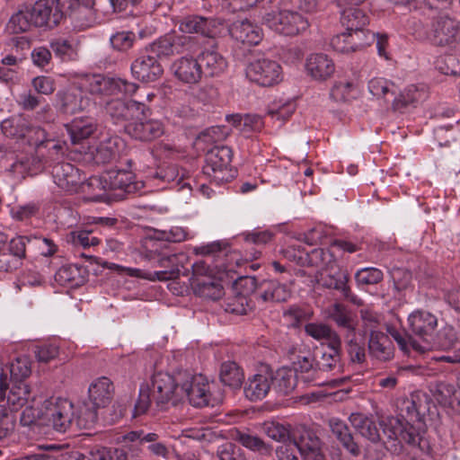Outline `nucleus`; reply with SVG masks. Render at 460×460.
Here are the masks:
<instances>
[{"label": "nucleus", "instance_id": "1", "mask_svg": "<svg viewBox=\"0 0 460 460\" xmlns=\"http://www.w3.org/2000/svg\"><path fill=\"white\" fill-rule=\"evenodd\" d=\"M134 83L120 78H111L102 75L75 74L70 84L57 93L58 105L66 114L83 111L91 105L87 93L98 97L121 92L132 93L136 90Z\"/></svg>", "mask_w": 460, "mask_h": 460}, {"label": "nucleus", "instance_id": "2", "mask_svg": "<svg viewBox=\"0 0 460 460\" xmlns=\"http://www.w3.org/2000/svg\"><path fill=\"white\" fill-rule=\"evenodd\" d=\"M429 398L423 393H412L409 397L398 402L400 417L388 416L379 420L388 440L406 443L411 447H417L421 440V434L425 431L424 412L427 409Z\"/></svg>", "mask_w": 460, "mask_h": 460}, {"label": "nucleus", "instance_id": "3", "mask_svg": "<svg viewBox=\"0 0 460 460\" xmlns=\"http://www.w3.org/2000/svg\"><path fill=\"white\" fill-rule=\"evenodd\" d=\"M316 6V0H281L278 10L263 16V23L277 33L293 36L308 28L305 14L314 12Z\"/></svg>", "mask_w": 460, "mask_h": 460}, {"label": "nucleus", "instance_id": "4", "mask_svg": "<svg viewBox=\"0 0 460 460\" xmlns=\"http://www.w3.org/2000/svg\"><path fill=\"white\" fill-rule=\"evenodd\" d=\"M288 257L298 263L307 262L312 266L320 268V281L328 288H333L341 291L346 298L349 297V288L347 285V276L341 271L336 270V261L333 253L329 250L315 248L310 252H305L297 248V253L288 254Z\"/></svg>", "mask_w": 460, "mask_h": 460}, {"label": "nucleus", "instance_id": "5", "mask_svg": "<svg viewBox=\"0 0 460 460\" xmlns=\"http://www.w3.org/2000/svg\"><path fill=\"white\" fill-rule=\"evenodd\" d=\"M233 271L234 267L227 265L216 272L204 260H199L191 265L190 287L200 297L220 299L224 296L223 285Z\"/></svg>", "mask_w": 460, "mask_h": 460}, {"label": "nucleus", "instance_id": "6", "mask_svg": "<svg viewBox=\"0 0 460 460\" xmlns=\"http://www.w3.org/2000/svg\"><path fill=\"white\" fill-rule=\"evenodd\" d=\"M190 378V372L180 369L173 375L166 372H158L152 376V398L156 406L160 409H165L172 402L175 405L182 400L185 385L183 382Z\"/></svg>", "mask_w": 460, "mask_h": 460}, {"label": "nucleus", "instance_id": "7", "mask_svg": "<svg viewBox=\"0 0 460 460\" xmlns=\"http://www.w3.org/2000/svg\"><path fill=\"white\" fill-rule=\"evenodd\" d=\"M132 93H121L100 95V102L105 105L106 112L110 115L115 124L125 125L135 119H140L145 116L146 111H149L146 104L140 100H127L123 97L131 96L137 93L138 86Z\"/></svg>", "mask_w": 460, "mask_h": 460}, {"label": "nucleus", "instance_id": "8", "mask_svg": "<svg viewBox=\"0 0 460 460\" xmlns=\"http://www.w3.org/2000/svg\"><path fill=\"white\" fill-rule=\"evenodd\" d=\"M188 256L183 253L163 255L157 261V266L163 270L146 271L137 268H123V270L131 277L147 279L149 281H167L178 279L181 275L188 276L189 270L185 268Z\"/></svg>", "mask_w": 460, "mask_h": 460}, {"label": "nucleus", "instance_id": "9", "mask_svg": "<svg viewBox=\"0 0 460 460\" xmlns=\"http://www.w3.org/2000/svg\"><path fill=\"white\" fill-rule=\"evenodd\" d=\"M232 150L226 146H217L206 155L202 169L204 176L211 184L220 186L234 178L235 172L232 169Z\"/></svg>", "mask_w": 460, "mask_h": 460}, {"label": "nucleus", "instance_id": "10", "mask_svg": "<svg viewBox=\"0 0 460 460\" xmlns=\"http://www.w3.org/2000/svg\"><path fill=\"white\" fill-rule=\"evenodd\" d=\"M366 0H336L340 9L341 23L348 31L356 32V36L375 34L367 30L366 26L369 22L366 11L359 6Z\"/></svg>", "mask_w": 460, "mask_h": 460}, {"label": "nucleus", "instance_id": "11", "mask_svg": "<svg viewBox=\"0 0 460 460\" xmlns=\"http://www.w3.org/2000/svg\"><path fill=\"white\" fill-rule=\"evenodd\" d=\"M44 424L51 426L58 432H66L74 425V404L66 399H58L56 402H44Z\"/></svg>", "mask_w": 460, "mask_h": 460}, {"label": "nucleus", "instance_id": "12", "mask_svg": "<svg viewBox=\"0 0 460 460\" xmlns=\"http://www.w3.org/2000/svg\"><path fill=\"white\" fill-rule=\"evenodd\" d=\"M125 146L124 141L109 132H100L96 143L86 153L95 164H106L116 160Z\"/></svg>", "mask_w": 460, "mask_h": 460}, {"label": "nucleus", "instance_id": "13", "mask_svg": "<svg viewBox=\"0 0 460 460\" xmlns=\"http://www.w3.org/2000/svg\"><path fill=\"white\" fill-rule=\"evenodd\" d=\"M247 78L261 86H271L282 80V67L269 58H258L246 67Z\"/></svg>", "mask_w": 460, "mask_h": 460}, {"label": "nucleus", "instance_id": "14", "mask_svg": "<svg viewBox=\"0 0 460 460\" xmlns=\"http://www.w3.org/2000/svg\"><path fill=\"white\" fill-rule=\"evenodd\" d=\"M361 318L366 326V332H369L368 345H384L387 339L392 338L397 345H415L406 340L404 332L393 326L386 327V333L375 330V324L380 320V315L370 309H362Z\"/></svg>", "mask_w": 460, "mask_h": 460}, {"label": "nucleus", "instance_id": "15", "mask_svg": "<svg viewBox=\"0 0 460 460\" xmlns=\"http://www.w3.org/2000/svg\"><path fill=\"white\" fill-rule=\"evenodd\" d=\"M292 440L305 460H325L322 453V442L316 433L305 426L296 428Z\"/></svg>", "mask_w": 460, "mask_h": 460}, {"label": "nucleus", "instance_id": "16", "mask_svg": "<svg viewBox=\"0 0 460 460\" xmlns=\"http://www.w3.org/2000/svg\"><path fill=\"white\" fill-rule=\"evenodd\" d=\"M183 384L186 385V389L182 394V399L187 398L193 406H214L217 401L213 397L208 381L201 375L197 376L190 373V378H187Z\"/></svg>", "mask_w": 460, "mask_h": 460}, {"label": "nucleus", "instance_id": "17", "mask_svg": "<svg viewBox=\"0 0 460 460\" xmlns=\"http://www.w3.org/2000/svg\"><path fill=\"white\" fill-rule=\"evenodd\" d=\"M349 421L362 437L367 438L371 442L377 443L382 441L385 445L392 443L391 448L386 446L387 449L394 452H399L401 450L402 444H399V441L388 440L383 430L382 434L379 432V429L377 428L376 421L371 418L360 413H352L349 416Z\"/></svg>", "mask_w": 460, "mask_h": 460}, {"label": "nucleus", "instance_id": "18", "mask_svg": "<svg viewBox=\"0 0 460 460\" xmlns=\"http://www.w3.org/2000/svg\"><path fill=\"white\" fill-rule=\"evenodd\" d=\"M51 174L54 183L67 193L78 191L82 180H84V176L77 167L66 162L54 164Z\"/></svg>", "mask_w": 460, "mask_h": 460}, {"label": "nucleus", "instance_id": "19", "mask_svg": "<svg viewBox=\"0 0 460 460\" xmlns=\"http://www.w3.org/2000/svg\"><path fill=\"white\" fill-rule=\"evenodd\" d=\"M111 190H119L127 193L144 194L150 191L146 182L137 180L134 173L126 169H111L105 172Z\"/></svg>", "mask_w": 460, "mask_h": 460}, {"label": "nucleus", "instance_id": "20", "mask_svg": "<svg viewBox=\"0 0 460 460\" xmlns=\"http://www.w3.org/2000/svg\"><path fill=\"white\" fill-rule=\"evenodd\" d=\"M131 73L137 80L153 82L163 74V67L156 57L147 49L133 61Z\"/></svg>", "mask_w": 460, "mask_h": 460}, {"label": "nucleus", "instance_id": "21", "mask_svg": "<svg viewBox=\"0 0 460 460\" xmlns=\"http://www.w3.org/2000/svg\"><path fill=\"white\" fill-rule=\"evenodd\" d=\"M140 119H135L125 125V131L131 137L140 141H151L164 133L163 123L158 119H146V113Z\"/></svg>", "mask_w": 460, "mask_h": 460}, {"label": "nucleus", "instance_id": "22", "mask_svg": "<svg viewBox=\"0 0 460 460\" xmlns=\"http://www.w3.org/2000/svg\"><path fill=\"white\" fill-rule=\"evenodd\" d=\"M190 39L189 36L172 31L153 42L149 47V51L156 57L179 54L187 49Z\"/></svg>", "mask_w": 460, "mask_h": 460}, {"label": "nucleus", "instance_id": "23", "mask_svg": "<svg viewBox=\"0 0 460 460\" xmlns=\"http://www.w3.org/2000/svg\"><path fill=\"white\" fill-rule=\"evenodd\" d=\"M335 64L327 54L317 52L307 56L305 63L306 74L314 81L324 82L335 72Z\"/></svg>", "mask_w": 460, "mask_h": 460}, {"label": "nucleus", "instance_id": "24", "mask_svg": "<svg viewBox=\"0 0 460 460\" xmlns=\"http://www.w3.org/2000/svg\"><path fill=\"white\" fill-rule=\"evenodd\" d=\"M29 10L34 27L50 29L61 20L60 10L54 7L53 0H37Z\"/></svg>", "mask_w": 460, "mask_h": 460}, {"label": "nucleus", "instance_id": "25", "mask_svg": "<svg viewBox=\"0 0 460 460\" xmlns=\"http://www.w3.org/2000/svg\"><path fill=\"white\" fill-rule=\"evenodd\" d=\"M433 40L443 45L453 42L460 37V23L449 17L447 13H440L432 24Z\"/></svg>", "mask_w": 460, "mask_h": 460}, {"label": "nucleus", "instance_id": "26", "mask_svg": "<svg viewBox=\"0 0 460 460\" xmlns=\"http://www.w3.org/2000/svg\"><path fill=\"white\" fill-rule=\"evenodd\" d=\"M231 37L248 46L258 45L262 38L261 28L248 19H241L234 22L229 27Z\"/></svg>", "mask_w": 460, "mask_h": 460}, {"label": "nucleus", "instance_id": "27", "mask_svg": "<svg viewBox=\"0 0 460 460\" xmlns=\"http://www.w3.org/2000/svg\"><path fill=\"white\" fill-rule=\"evenodd\" d=\"M407 322L410 331L423 341H427V338L433 334L438 324L434 314L423 309L411 312L408 315Z\"/></svg>", "mask_w": 460, "mask_h": 460}, {"label": "nucleus", "instance_id": "28", "mask_svg": "<svg viewBox=\"0 0 460 460\" xmlns=\"http://www.w3.org/2000/svg\"><path fill=\"white\" fill-rule=\"evenodd\" d=\"M159 434L147 432L145 429L132 430L123 436L124 441L137 442L140 446L146 444V447L150 453L156 456L167 458L169 456V448L164 443L159 441Z\"/></svg>", "mask_w": 460, "mask_h": 460}, {"label": "nucleus", "instance_id": "29", "mask_svg": "<svg viewBox=\"0 0 460 460\" xmlns=\"http://www.w3.org/2000/svg\"><path fill=\"white\" fill-rule=\"evenodd\" d=\"M172 71L178 80L189 84L199 82L203 75L199 59L189 56L174 61L172 65Z\"/></svg>", "mask_w": 460, "mask_h": 460}, {"label": "nucleus", "instance_id": "30", "mask_svg": "<svg viewBox=\"0 0 460 460\" xmlns=\"http://www.w3.org/2000/svg\"><path fill=\"white\" fill-rule=\"evenodd\" d=\"M114 385L110 378L101 376L96 378L88 388L89 402L95 408L107 407L112 401Z\"/></svg>", "mask_w": 460, "mask_h": 460}, {"label": "nucleus", "instance_id": "31", "mask_svg": "<svg viewBox=\"0 0 460 460\" xmlns=\"http://www.w3.org/2000/svg\"><path fill=\"white\" fill-rule=\"evenodd\" d=\"M31 399L33 401L34 396H31L30 385L26 382H11V386L9 384L8 389L4 391V401L0 405L7 406L12 411H17Z\"/></svg>", "mask_w": 460, "mask_h": 460}, {"label": "nucleus", "instance_id": "32", "mask_svg": "<svg viewBox=\"0 0 460 460\" xmlns=\"http://www.w3.org/2000/svg\"><path fill=\"white\" fill-rule=\"evenodd\" d=\"M271 383L270 374H255L250 376L244 384V396L251 402L261 401L270 393Z\"/></svg>", "mask_w": 460, "mask_h": 460}, {"label": "nucleus", "instance_id": "33", "mask_svg": "<svg viewBox=\"0 0 460 460\" xmlns=\"http://www.w3.org/2000/svg\"><path fill=\"white\" fill-rule=\"evenodd\" d=\"M66 128L70 141L74 145L86 139L98 130L95 119L89 116L75 118L66 125Z\"/></svg>", "mask_w": 460, "mask_h": 460}, {"label": "nucleus", "instance_id": "34", "mask_svg": "<svg viewBox=\"0 0 460 460\" xmlns=\"http://www.w3.org/2000/svg\"><path fill=\"white\" fill-rule=\"evenodd\" d=\"M355 37H357L356 32L346 30V31L335 35L331 40V45L337 52L350 53L375 41V34H366V40L363 41H356Z\"/></svg>", "mask_w": 460, "mask_h": 460}, {"label": "nucleus", "instance_id": "35", "mask_svg": "<svg viewBox=\"0 0 460 460\" xmlns=\"http://www.w3.org/2000/svg\"><path fill=\"white\" fill-rule=\"evenodd\" d=\"M270 376L273 391L280 396L290 394L297 385L296 370L287 367L279 368L274 374H270Z\"/></svg>", "mask_w": 460, "mask_h": 460}, {"label": "nucleus", "instance_id": "36", "mask_svg": "<svg viewBox=\"0 0 460 460\" xmlns=\"http://www.w3.org/2000/svg\"><path fill=\"white\" fill-rule=\"evenodd\" d=\"M179 30L182 33H199L207 37H213L216 33L213 20L197 15L183 18L180 22Z\"/></svg>", "mask_w": 460, "mask_h": 460}, {"label": "nucleus", "instance_id": "37", "mask_svg": "<svg viewBox=\"0 0 460 460\" xmlns=\"http://www.w3.org/2000/svg\"><path fill=\"white\" fill-rule=\"evenodd\" d=\"M200 68L203 74L208 76H215L222 74L226 67V59L217 51V49H206L198 58Z\"/></svg>", "mask_w": 460, "mask_h": 460}, {"label": "nucleus", "instance_id": "38", "mask_svg": "<svg viewBox=\"0 0 460 460\" xmlns=\"http://www.w3.org/2000/svg\"><path fill=\"white\" fill-rule=\"evenodd\" d=\"M330 428L332 434L348 452L354 456H358L360 454V449L354 441L349 427L343 421L338 419H332L330 420Z\"/></svg>", "mask_w": 460, "mask_h": 460}, {"label": "nucleus", "instance_id": "39", "mask_svg": "<svg viewBox=\"0 0 460 460\" xmlns=\"http://www.w3.org/2000/svg\"><path fill=\"white\" fill-rule=\"evenodd\" d=\"M226 120L245 136L257 132L263 127L261 117L255 114H231L226 116Z\"/></svg>", "mask_w": 460, "mask_h": 460}, {"label": "nucleus", "instance_id": "40", "mask_svg": "<svg viewBox=\"0 0 460 460\" xmlns=\"http://www.w3.org/2000/svg\"><path fill=\"white\" fill-rule=\"evenodd\" d=\"M220 381L232 390H237L242 387L244 381L243 370L234 361H226L221 364Z\"/></svg>", "mask_w": 460, "mask_h": 460}, {"label": "nucleus", "instance_id": "41", "mask_svg": "<svg viewBox=\"0 0 460 460\" xmlns=\"http://www.w3.org/2000/svg\"><path fill=\"white\" fill-rule=\"evenodd\" d=\"M79 190L93 200L103 199L105 193L111 190L105 172L100 176H91L86 181L82 180Z\"/></svg>", "mask_w": 460, "mask_h": 460}, {"label": "nucleus", "instance_id": "42", "mask_svg": "<svg viewBox=\"0 0 460 460\" xmlns=\"http://www.w3.org/2000/svg\"><path fill=\"white\" fill-rule=\"evenodd\" d=\"M47 453L43 452L46 460H95V450L90 452V456H85L79 451L68 450L60 445H49L44 447Z\"/></svg>", "mask_w": 460, "mask_h": 460}, {"label": "nucleus", "instance_id": "43", "mask_svg": "<svg viewBox=\"0 0 460 460\" xmlns=\"http://www.w3.org/2000/svg\"><path fill=\"white\" fill-rule=\"evenodd\" d=\"M260 298L263 302H284L290 296L286 285L277 280H267L261 284Z\"/></svg>", "mask_w": 460, "mask_h": 460}, {"label": "nucleus", "instance_id": "44", "mask_svg": "<svg viewBox=\"0 0 460 460\" xmlns=\"http://www.w3.org/2000/svg\"><path fill=\"white\" fill-rule=\"evenodd\" d=\"M323 315L324 318L334 321L338 326L349 332L353 331L351 314L345 305L339 303L332 304L323 310Z\"/></svg>", "mask_w": 460, "mask_h": 460}, {"label": "nucleus", "instance_id": "45", "mask_svg": "<svg viewBox=\"0 0 460 460\" xmlns=\"http://www.w3.org/2000/svg\"><path fill=\"white\" fill-rule=\"evenodd\" d=\"M157 177L161 178L163 181L167 182L170 188H176L178 190H190V183L186 181L188 177L187 171L184 169L179 170L175 165L168 166L160 174L157 173Z\"/></svg>", "mask_w": 460, "mask_h": 460}, {"label": "nucleus", "instance_id": "46", "mask_svg": "<svg viewBox=\"0 0 460 460\" xmlns=\"http://www.w3.org/2000/svg\"><path fill=\"white\" fill-rule=\"evenodd\" d=\"M234 439L244 447L261 456H270L273 450L270 445L265 443L258 436L250 433L237 430L234 434Z\"/></svg>", "mask_w": 460, "mask_h": 460}, {"label": "nucleus", "instance_id": "47", "mask_svg": "<svg viewBox=\"0 0 460 460\" xmlns=\"http://www.w3.org/2000/svg\"><path fill=\"white\" fill-rule=\"evenodd\" d=\"M341 347H322L321 354L317 359V365L323 371H341Z\"/></svg>", "mask_w": 460, "mask_h": 460}, {"label": "nucleus", "instance_id": "48", "mask_svg": "<svg viewBox=\"0 0 460 460\" xmlns=\"http://www.w3.org/2000/svg\"><path fill=\"white\" fill-rule=\"evenodd\" d=\"M29 120L22 115H15L1 122V130L6 137L17 139L24 137Z\"/></svg>", "mask_w": 460, "mask_h": 460}, {"label": "nucleus", "instance_id": "49", "mask_svg": "<svg viewBox=\"0 0 460 460\" xmlns=\"http://www.w3.org/2000/svg\"><path fill=\"white\" fill-rule=\"evenodd\" d=\"M4 370L10 374V382H25L31 373V362L27 358H17Z\"/></svg>", "mask_w": 460, "mask_h": 460}, {"label": "nucleus", "instance_id": "50", "mask_svg": "<svg viewBox=\"0 0 460 460\" xmlns=\"http://www.w3.org/2000/svg\"><path fill=\"white\" fill-rule=\"evenodd\" d=\"M98 408L93 407L90 402H84L80 407L78 414L75 415L74 425L78 429H91L98 420Z\"/></svg>", "mask_w": 460, "mask_h": 460}, {"label": "nucleus", "instance_id": "51", "mask_svg": "<svg viewBox=\"0 0 460 460\" xmlns=\"http://www.w3.org/2000/svg\"><path fill=\"white\" fill-rule=\"evenodd\" d=\"M296 103L292 100L279 101L272 103L268 111L269 116L273 120L279 121V125L288 119L295 111Z\"/></svg>", "mask_w": 460, "mask_h": 460}, {"label": "nucleus", "instance_id": "52", "mask_svg": "<svg viewBox=\"0 0 460 460\" xmlns=\"http://www.w3.org/2000/svg\"><path fill=\"white\" fill-rule=\"evenodd\" d=\"M8 29L13 33H21L34 26L29 8L19 10L13 14L8 22Z\"/></svg>", "mask_w": 460, "mask_h": 460}, {"label": "nucleus", "instance_id": "53", "mask_svg": "<svg viewBox=\"0 0 460 460\" xmlns=\"http://www.w3.org/2000/svg\"><path fill=\"white\" fill-rule=\"evenodd\" d=\"M50 47L55 55L63 61L73 60L76 58V46L71 40L58 39L51 41Z\"/></svg>", "mask_w": 460, "mask_h": 460}, {"label": "nucleus", "instance_id": "54", "mask_svg": "<svg viewBox=\"0 0 460 460\" xmlns=\"http://www.w3.org/2000/svg\"><path fill=\"white\" fill-rule=\"evenodd\" d=\"M358 93L355 84L348 81H340L334 84L330 95L336 102H347L356 96Z\"/></svg>", "mask_w": 460, "mask_h": 460}, {"label": "nucleus", "instance_id": "55", "mask_svg": "<svg viewBox=\"0 0 460 460\" xmlns=\"http://www.w3.org/2000/svg\"><path fill=\"white\" fill-rule=\"evenodd\" d=\"M289 359L293 364V370L307 373L313 368L314 358L309 353L305 354L299 351L296 353V348L291 347L288 350Z\"/></svg>", "mask_w": 460, "mask_h": 460}, {"label": "nucleus", "instance_id": "56", "mask_svg": "<svg viewBox=\"0 0 460 460\" xmlns=\"http://www.w3.org/2000/svg\"><path fill=\"white\" fill-rule=\"evenodd\" d=\"M434 395L438 402L443 405H453L456 402L458 397V390L455 386L447 382H439L436 385Z\"/></svg>", "mask_w": 460, "mask_h": 460}, {"label": "nucleus", "instance_id": "57", "mask_svg": "<svg viewBox=\"0 0 460 460\" xmlns=\"http://www.w3.org/2000/svg\"><path fill=\"white\" fill-rule=\"evenodd\" d=\"M43 414L44 407L42 409H37L32 405L26 406L21 414L20 424L29 428L45 425Z\"/></svg>", "mask_w": 460, "mask_h": 460}, {"label": "nucleus", "instance_id": "58", "mask_svg": "<svg viewBox=\"0 0 460 460\" xmlns=\"http://www.w3.org/2000/svg\"><path fill=\"white\" fill-rule=\"evenodd\" d=\"M427 96V86L423 84L408 85L400 94L403 104H413L424 100Z\"/></svg>", "mask_w": 460, "mask_h": 460}, {"label": "nucleus", "instance_id": "59", "mask_svg": "<svg viewBox=\"0 0 460 460\" xmlns=\"http://www.w3.org/2000/svg\"><path fill=\"white\" fill-rule=\"evenodd\" d=\"M136 40V35L129 31H121L113 33L110 37V42L112 48L119 51L129 49Z\"/></svg>", "mask_w": 460, "mask_h": 460}, {"label": "nucleus", "instance_id": "60", "mask_svg": "<svg viewBox=\"0 0 460 460\" xmlns=\"http://www.w3.org/2000/svg\"><path fill=\"white\" fill-rule=\"evenodd\" d=\"M229 274V282L234 281V288L239 292V295L247 296L250 294L255 292L257 288V281L254 277L245 276L234 278L232 274Z\"/></svg>", "mask_w": 460, "mask_h": 460}, {"label": "nucleus", "instance_id": "61", "mask_svg": "<svg viewBox=\"0 0 460 460\" xmlns=\"http://www.w3.org/2000/svg\"><path fill=\"white\" fill-rule=\"evenodd\" d=\"M40 157L31 154L18 157L15 166H20L24 172L35 174L45 168V164Z\"/></svg>", "mask_w": 460, "mask_h": 460}, {"label": "nucleus", "instance_id": "62", "mask_svg": "<svg viewBox=\"0 0 460 460\" xmlns=\"http://www.w3.org/2000/svg\"><path fill=\"white\" fill-rule=\"evenodd\" d=\"M152 398V391L148 385H142L139 389L137 401L133 411V417L136 418L145 414L150 407Z\"/></svg>", "mask_w": 460, "mask_h": 460}, {"label": "nucleus", "instance_id": "63", "mask_svg": "<svg viewBox=\"0 0 460 460\" xmlns=\"http://www.w3.org/2000/svg\"><path fill=\"white\" fill-rule=\"evenodd\" d=\"M21 140L26 141L30 146L40 147L45 141H47V134L43 128L32 126L29 122L24 132V137H22Z\"/></svg>", "mask_w": 460, "mask_h": 460}, {"label": "nucleus", "instance_id": "64", "mask_svg": "<svg viewBox=\"0 0 460 460\" xmlns=\"http://www.w3.org/2000/svg\"><path fill=\"white\" fill-rule=\"evenodd\" d=\"M305 332L317 341L333 340L336 341L337 336L332 329L323 323H308L305 325Z\"/></svg>", "mask_w": 460, "mask_h": 460}]
</instances>
